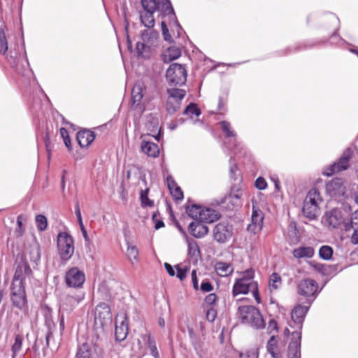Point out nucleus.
Wrapping results in <instances>:
<instances>
[{
  "label": "nucleus",
  "mask_w": 358,
  "mask_h": 358,
  "mask_svg": "<svg viewBox=\"0 0 358 358\" xmlns=\"http://www.w3.org/2000/svg\"><path fill=\"white\" fill-rule=\"evenodd\" d=\"M141 4L143 9L140 12V20L148 29H152L155 25L153 13L156 10L160 11L164 16L168 17L169 20L173 21L178 29H182L176 20V13L170 0H141Z\"/></svg>",
  "instance_id": "nucleus-1"
},
{
  "label": "nucleus",
  "mask_w": 358,
  "mask_h": 358,
  "mask_svg": "<svg viewBox=\"0 0 358 358\" xmlns=\"http://www.w3.org/2000/svg\"><path fill=\"white\" fill-rule=\"evenodd\" d=\"M238 317L241 322L255 329H262L265 322L259 309L253 306H242L238 309Z\"/></svg>",
  "instance_id": "nucleus-2"
},
{
  "label": "nucleus",
  "mask_w": 358,
  "mask_h": 358,
  "mask_svg": "<svg viewBox=\"0 0 358 358\" xmlns=\"http://www.w3.org/2000/svg\"><path fill=\"white\" fill-rule=\"evenodd\" d=\"M320 201H321V197L319 191L317 189H311L305 198L302 208L303 215L310 220L316 219Z\"/></svg>",
  "instance_id": "nucleus-3"
},
{
  "label": "nucleus",
  "mask_w": 358,
  "mask_h": 358,
  "mask_svg": "<svg viewBox=\"0 0 358 358\" xmlns=\"http://www.w3.org/2000/svg\"><path fill=\"white\" fill-rule=\"evenodd\" d=\"M159 33L155 29H147L141 32V42L136 44V50L139 55L145 56L152 48L157 46L159 41Z\"/></svg>",
  "instance_id": "nucleus-4"
},
{
  "label": "nucleus",
  "mask_w": 358,
  "mask_h": 358,
  "mask_svg": "<svg viewBox=\"0 0 358 358\" xmlns=\"http://www.w3.org/2000/svg\"><path fill=\"white\" fill-rule=\"evenodd\" d=\"M57 250L59 257L68 261L74 252V241L71 236L66 232H60L57 235Z\"/></svg>",
  "instance_id": "nucleus-5"
},
{
  "label": "nucleus",
  "mask_w": 358,
  "mask_h": 358,
  "mask_svg": "<svg viewBox=\"0 0 358 358\" xmlns=\"http://www.w3.org/2000/svg\"><path fill=\"white\" fill-rule=\"evenodd\" d=\"M166 78L170 85H182L187 80V71L182 65L173 63L167 69Z\"/></svg>",
  "instance_id": "nucleus-6"
},
{
  "label": "nucleus",
  "mask_w": 358,
  "mask_h": 358,
  "mask_svg": "<svg viewBox=\"0 0 358 358\" xmlns=\"http://www.w3.org/2000/svg\"><path fill=\"white\" fill-rule=\"evenodd\" d=\"M249 292L252 294L257 303H261L257 282H250L241 278L236 279L233 286V296H236L238 294H246Z\"/></svg>",
  "instance_id": "nucleus-7"
},
{
  "label": "nucleus",
  "mask_w": 358,
  "mask_h": 358,
  "mask_svg": "<svg viewBox=\"0 0 358 358\" xmlns=\"http://www.w3.org/2000/svg\"><path fill=\"white\" fill-rule=\"evenodd\" d=\"M233 230V225L228 220H222L215 225L213 229V238L218 243H226L232 237Z\"/></svg>",
  "instance_id": "nucleus-8"
},
{
  "label": "nucleus",
  "mask_w": 358,
  "mask_h": 358,
  "mask_svg": "<svg viewBox=\"0 0 358 358\" xmlns=\"http://www.w3.org/2000/svg\"><path fill=\"white\" fill-rule=\"evenodd\" d=\"M32 275L33 273L28 262L21 258L20 261L17 262L12 284L24 285L27 280H31Z\"/></svg>",
  "instance_id": "nucleus-9"
},
{
  "label": "nucleus",
  "mask_w": 358,
  "mask_h": 358,
  "mask_svg": "<svg viewBox=\"0 0 358 358\" xmlns=\"http://www.w3.org/2000/svg\"><path fill=\"white\" fill-rule=\"evenodd\" d=\"M85 294L78 292L74 294H67L60 299L59 313H70L84 299Z\"/></svg>",
  "instance_id": "nucleus-10"
},
{
  "label": "nucleus",
  "mask_w": 358,
  "mask_h": 358,
  "mask_svg": "<svg viewBox=\"0 0 358 358\" xmlns=\"http://www.w3.org/2000/svg\"><path fill=\"white\" fill-rule=\"evenodd\" d=\"M251 201L252 207L251 223L248 224L247 229L248 231L256 234L262 229L264 216L262 211L259 209L256 199L252 198Z\"/></svg>",
  "instance_id": "nucleus-11"
},
{
  "label": "nucleus",
  "mask_w": 358,
  "mask_h": 358,
  "mask_svg": "<svg viewBox=\"0 0 358 358\" xmlns=\"http://www.w3.org/2000/svg\"><path fill=\"white\" fill-rule=\"evenodd\" d=\"M145 87L142 83H136L133 87L131 92V106L132 110L141 114L145 110V106L142 103V99L144 95Z\"/></svg>",
  "instance_id": "nucleus-12"
},
{
  "label": "nucleus",
  "mask_w": 358,
  "mask_h": 358,
  "mask_svg": "<svg viewBox=\"0 0 358 358\" xmlns=\"http://www.w3.org/2000/svg\"><path fill=\"white\" fill-rule=\"evenodd\" d=\"M10 299L14 307L22 310L27 305L24 285L11 284Z\"/></svg>",
  "instance_id": "nucleus-13"
},
{
  "label": "nucleus",
  "mask_w": 358,
  "mask_h": 358,
  "mask_svg": "<svg viewBox=\"0 0 358 358\" xmlns=\"http://www.w3.org/2000/svg\"><path fill=\"white\" fill-rule=\"evenodd\" d=\"M351 157L350 150H346L337 162L329 165L323 171V174L331 176L336 172L345 170L349 166V161Z\"/></svg>",
  "instance_id": "nucleus-14"
},
{
  "label": "nucleus",
  "mask_w": 358,
  "mask_h": 358,
  "mask_svg": "<svg viewBox=\"0 0 358 358\" xmlns=\"http://www.w3.org/2000/svg\"><path fill=\"white\" fill-rule=\"evenodd\" d=\"M85 280V275L83 271L77 267L70 268L66 273L65 281L69 287H80Z\"/></svg>",
  "instance_id": "nucleus-15"
},
{
  "label": "nucleus",
  "mask_w": 358,
  "mask_h": 358,
  "mask_svg": "<svg viewBox=\"0 0 358 358\" xmlns=\"http://www.w3.org/2000/svg\"><path fill=\"white\" fill-rule=\"evenodd\" d=\"M313 299H308L306 300L307 306H302L301 304L296 305L292 311V320L294 324L297 326L299 329L302 327V324L304 321V318L309 310L310 306L313 303Z\"/></svg>",
  "instance_id": "nucleus-16"
},
{
  "label": "nucleus",
  "mask_w": 358,
  "mask_h": 358,
  "mask_svg": "<svg viewBox=\"0 0 358 358\" xmlns=\"http://www.w3.org/2000/svg\"><path fill=\"white\" fill-rule=\"evenodd\" d=\"M298 293L305 297L313 296L317 292L318 285L315 280L307 278L302 280L298 284Z\"/></svg>",
  "instance_id": "nucleus-17"
},
{
  "label": "nucleus",
  "mask_w": 358,
  "mask_h": 358,
  "mask_svg": "<svg viewBox=\"0 0 358 358\" xmlns=\"http://www.w3.org/2000/svg\"><path fill=\"white\" fill-rule=\"evenodd\" d=\"M301 332L296 331L292 334V341L288 347V357L289 358H300L301 352Z\"/></svg>",
  "instance_id": "nucleus-18"
},
{
  "label": "nucleus",
  "mask_w": 358,
  "mask_h": 358,
  "mask_svg": "<svg viewBox=\"0 0 358 358\" xmlns=\"http://www.w3.org/2000/svg\"><path fill=\"white\" fill-rule=\"evenodd\" d=\"M326 189L331 197L343 196L345 192V187L341 178H334L327 184Z\"/></svg>",
  "instance_id": "nucleus-19"
},
{
  "label": "nucleus",
  "mask_w": 358,
  "mask_h": 358,
  "mask_svg": "<svg viewBox=\"0 0 358 358\" xmlns=\"http://www.w3.org/2000/svg\"><path fill=\"white\" fill-rule=\"evenodd\" d=\"M220 125L221 129H222V132L224 134L226 138H233L231 141V143L234 145L232 152L235 155L237 154L238 152L239 144L236 138V133L232 129L230 122H229L227 121H222L220 122Z\"/></svg>",
  "instance_id": "nucleus-20"
},
{
  "label": "nucleus",
  "mask_w": 358,
  "mask_h": 358,
  "mask_svg": "<svg viewBox=\"0 0 358 358\" xmlns=\"http://www.w3.org/2000/svg\"><path fill=\"white\" fill-rule=\"evenodd\" d=\"M323 220L327 224L333 228L338 227L343 221L341 211L336 209L326 213Z\"/></svg>",
  "instance_id": "nucleus-21"
},
{
  "label": "nucleus",
  "mask_w": 358,
  "mask_h": 358,
  "mask_svg": "<svg viewBox=\"0 0 358 358\" xmlns=\"http://www.w3.org/2000/svg\"><path fill=\"white\" fill-rule=\"evenodd\" d=\"M220 217V213L217 210L210 208L203 207L199 222L211 223L217 220Z\"/></svg>",
  "instance_id": "nucleus-22"
},
{
  "label": "nucleus",
  "mask_w": 358,
  "mask_h": 358,
  "mask_svg": "<svg viewBox=\"0 0 358 358\" xmlns=\"http://www.w3.org/2000/svg\"><path fill=\"white\" fill-rule=\"evenodd\" d=\"M95 138V134L90 130H83L78 132L77 141L82 148H86L90 145Z\"/></svg>",
  "instance_id": "nucleus-23"
},
{
  "label": "nucleus",
  "mask_w": 358,
  "mask_h": 358,
  "mask_svg": "<svg viewBox=\"0 0 358 358\" xmlns=\"http://www.w3.org/2000/svg\"><path fill=\"white\" fill-rule=\"evenodd\" d=\"M189 230L191 234L198 238L205 236L208 233V227L199 222H191L189 225Z\"/></svg>",
  "instance_id": "nucleus-24"
},
{
  "label": "nucleus",
  "mask_w": 358,
  "mask_h": 358,
  "mask_svg": "<svg viewBox=\"0 0 358 358\" xmlns=\"http://www.w3.org/2000/svg\"><path fill=\"white\" fill-rule=\"evenodd\" d=\"M141 150L148 157H157L159 154V149L157 144L143 139L141 142Z\"/></svg>",
  "instance_id": "nucleus-25"
},
{
  "label": "nucleus",
  "mask_w": 358,
  "mask_h": 358,
  "mask_svg": "<svg viewBox=\"0 0 358 358\" xmlns=\"http://www.w3.org/2000/svg\"><path fill=\"white\" fill-rule=\"evenodd\" d=\"M166 182L168 188L174 199L182 200L183 199V192L171 176L166 177Z\"/></svg>",
  "instance_id": "nucleus-26"
},
{
  "label": "nucleus",
  "mask_w": 358,
  "mask_h": 358,
  "mask_svg": "<svg viewBox=\"0 0 358 358\" xmlns=\"http://www.w3.org/2000/svg\"><path fill=\"white\" fill-rule=\"evenodd\" d=\"M314 253V249L310 246L299 247L292 251V255L296 259L311 258Z\"/></svg>",
  "instance_id": "nucleus-27"
},
{
  "label": "nucleus",
  "mask_w": 358,
  "mask_h": 358,
  "mask_svg": "<svg viewBox=\"0 0 358 358\" xmlns=\"http://www.w3.org/2000/svg\"><path fill=\"white\" fill-rule=\"evenodd\" d=\"M181 55L180 48L172 46L166 50L162 55V59L165 63L171 62L178 59Z\"/></svg>",
  "instance_id": "nucleus-28"
},
{
  "label": "nucleus",
  "mask_w": 358,
  "mask_h": 358,
  "mask_svg": "<svg viewBox=\"0 0 358 358\" xmlns=\"http://www.w3.org/2000/svg\"><path fill=\"white\" fill-rule=\"evenodd\" d=\"M215 269L217 275L221 277L228 276L234 271V268L230 264L222 262L216 263Z\"/></svg>",
  "instance_id": "nucleus-29"
},
{
  "label": "nucleus",
  "mask_w": 358,
  "mask_h": 358,
  "mask_svg": "<svg viewBox=\"0 0 358 358\" xmlns=\"http://www.w3.org/2000/svg\"><path fill=\"white\" fill-rule=\"evenodd\" d=\"M128 334V324L127 319L125 318L121 322L120 325L116 324L115 327V338L117 341H122L124 340Z\"/></svg>",
  "instance_id": "nucleus-30"
},
{
  "label": "nucleus",
  "mask_w": 358,
  "mask_h": 358,
  "mask_svg": "<svg viewBox=\"0 0 358 358\" xmlns=\"http://www.w3.org/2000/svg\"><path fill=\"white\" fill-rule=\"evenodd\" d=\"M167 94L169 95V99L181 103L182 100L186 95V91L178 88H170L167 89Z\"/></svg>",
  "instance_id": "nucleus-31"
},
{
  "label": "nucleus",
  "mask_w": 358,
  "mask_h": 358,
  "mask_svg": "<svg viewBox=\"0 0 358 358\" xmlns=\"http://www.w3.org/2000/svg\"><path fill=\"white\" fill-rule=\"evenodd\" d=\"M187 243L188 246V255L191 258L196 260L200 256V250L197 243L192 238H187Z\"/></svg>",
  "instance_id": "nucleus-32"
},
{
  "label": "nucleus",
  "mask_w": 358,
  "mask_h": 358,
  "mask_svg": "<svg viewBox=\"0 0 358 358\" xmlns=\"http://www.w3.org/2000/svg\"><path fill=\"white\" fill-rule=\"evenodd\" d=\"M127 257L131 264L138 262V250L131 244L127 243Z\"/></svg>",
  "instance_id": "nucleus-33"
},
{
  "label": "nucleus",
  "mask_w": 358,
  "mask_h": 358,
  "mask_svg": "<svg viewBox=\"0 0 358 358\" xmlns=\"http://www.w3.org/2000/svg\"><path fill=\"white\" fill-rule=\"evenodd\" d=\"M203 206L199 205L193 204L186 207L187 214L195 220H199L201 214Z\"/></svg>",
  "instance_id": "nucleus-34"
},
{
  "label": "nucleus",
  "mask_w": 358,
  "mask_h": 358,
  "mask_svg": "<svg viewBox=\"0 0 358 358\" xmlns=\"http://www.w3.org/2000/svg\"><path fill=\"white\" fill-rule=\"evenodd\" d=\"M102 315L103 318L110 317V309L106 303H101L96 306L95 310L96 317H101Z\"/></svg>",
  "instance_id": "nucleus-35"
},
{
  "label": "nucleus",
  "mask_w": 358,
  "mask_h": 358,
  "mask_svg": "<svg viewBox=\"0 0 358 358\" xmlns=\"http://www.w3.org/2000/svg\"><path fill=\"white\" fill-rule=\"evenodd\" d=\"M282 285L281 277L277 273H273L269 278L268 286L271 292L276 291Z\"/></svg>",
  "instance_id": "nucleus-36"
},
{
  "label": "nucleus",
  "mask_w": 358,
  "mask_h": 358,
  "mask_svg": "<svg viewBox=\"0 0 358 358\" xmlns=\"http://www.w3.org/2000/svg\"><path fill=\"white\" fill-rule=\"evenodd\" d=\"M277 339L275 336H271L268 341L267 342V351L271 355L273 358H280V354L276 352L275 350L277 348Z\"/></svg>",
  "instance_id": "nucleus-37"
},
{
  "label": "nucleus",
  "mask_w": 358,
  "mask_h": 358,
  "mask_svg": "<svg viewBox=\"0 0 358 358\" xmlns=\"http://www.w3.org/2000/svg\"><path fill=\"white\" fill-rule=\"evenodd\" d=\"M22 342L23 337L20 334L15 335L14 343L11 346L12 358H15L16 356L21 351L22 347Z\"/></svg>",
  "instance_id": "nucleus-38"
},
{
  "label": "nucleus",
  "mask_w": 358,
  "mask_h": 358,
  "mask_svg": "<svg viewBox=\"0 0 358 358\" xmlns=\"http://www.w3.org/2000/svg\"><path fill=\"white\" fill-rule=\"evenodd\" d=\"M76 358H92V351L90 345L85 343L79 347L76 353Z\"/></svg>",
  "instance_id": "nucleus-39"
},
{
  "label": "nucleus",
  "mask_w": 358,
  "mask_h": 358,
  "mask_svg": "<svg viewBox=\"0 0 358 358\" xmlns=\"http://www.w3.org/2000/svg\"><path fill=\"white\" fill-rule=\"evenodd\" d=\"M181 107V103L174 101L171 100L170 99H167L166 104V110L167 113L170 115H173L175 113H176L178 110H180Z\"/></svg>",
  "instance_id": "nucleus-40"
},
{
  "label": "nucleus",
  "mask_w": 358,
  "mask_h": 358,
  "mask_svg": "<svg viewBox=\"0 0 358 358\" xmlns=\"http://www.w3.org/2000/svg\"><path fill=\"white\" fill-rule=\"evenodd\" d=\"M320 257L324 260H329L333 255V249L329 245H323L319 250Z\"/></svg>",
  "instance_id": "nucleus-41"
},
{
  "label": "nucleus",
  "mask_w": 358,
  "mask_h": 358,
  "mask_svg": "<svg viewBox=\"0 0 358 358\" xmlns=\"http://www.w3.org/2000/svg\"><path fill=\"white\" fill-rule=\"evenodd\" d=\"M8 50V43L4 31V27H0V53L5 54Z\"/></svg>",
  "instance_id": "nucleus-42"
},
{
  "label": "nucleus",
  "mask_w": 358,
  "mask_h": 358,
  "mask_svg": "<svg viewBox=\"0 0 358 358\" xmlns=\"http://www.w3.org/2000/svg\"><path fill=\"white\" fill-rule=\"evenodd\" d=\"M147 345H148V348H149L152 357L155 358H159V354L157 350L155 341L150 336H148V341H147Z\"/></svg>",
  "instance_id": "nucleus-43"
},
{
  "label": "nucleus",
  "mask_w": 358,
  "mask_h": 358,
  "mask_svg": "<svg viewBox=\"0 0 358 358\" xmlns=\"http://www.w3.org/2000/svg\"><path fill=\"white\" fill-rule=\"evenodd\" d=\"M187 330L191 343L193 345L194 350L198 352L201 349V345L198 341L196 334L192 327H188Z\"/></svg>",
  "instance_id": "nucleus-44"
},
{
  "label": "nucleus",
  "mask_w": 358,
  "mask_h": 358,
  "mask_svg": "<svg viewBox=\"0 0 358 358\" xmlns=\"http://www.w3.org/2000/svg\"><path fill=\"white\" fill-rule=\"evenodd\" d=\"M142 207H151L154 205L152 200L148 198V189L141 190L140 194Z\"/></svg>",
  "instance_id": "nucleus-45"
},
{
  "label": "nucleus",
  "mask_w": 358,
  "mask_h": 358,
  "mask_svg": "<svg viewBox=\"0 0 358 358\" xmlns=\"http://www.w3.org/2000/svg\"><path fill=\"white\" fill-rule=\"evenodd\" d=\"M346 231L358 229V210H355L351 216L350 222L345 225Z\"/></svg>",
  "instance_id": "nucleus-46"
},
{
  "label": "nucleus",
  "mask_w": 358,
  "mask_h": 358,
  "mask_svg": "<svg viewBox=\"0 0 358 358\" xmlns=\"http://www.w3.org/2000/svg\"><path fill=\"white\" fill-rule=\"evenodd\" d=\"M36 223L39 231H43L47 229L48 220L43 215H38L36 217Z\"/></svg>",
  "instance_id": "nucleus-47"
},
{
  "label": "nucleus",
  "mask_w": 358,
  "mask_h": 358,
  "mask_svg": "<svg viewBox=\"0 0 358 358\" xmlns=\"http://www.w3.org/2000/svg\"><path fill=\"white\" fill-rule=\"evenodd\" d=\"M183 113L187 115H195L198 117L201 115V110L197 108L195 103H191L186 107Z\"/></svg>",
  "instance_id": "nucleus-48"
},
{
  "label": "nucleus",
  "mask_w": 358,
  "mask_h": 358,
  "mask_svg": "<svg viewBox=\"0 0 358 358\" xmlns=\"http://www.w3.org/2000/svg\"><path fill=\"white\" fill-rule=\"evenodd\" d=\"M176 268L177 270V278H178L180 280H183L186 278L187 273L189 271L188 267L186 266H181L178 264L176 266Z\"/></svg>",
  "instance_id": "nucleus-49"
},
{
  "label": "nucleus",
  "mask_w": 358,
  "mask_h": 358,
  "mask_svg": "<svg viewBox=\"0 0 358 358\" xmlns=\"http://www.w3.org/2000/svg\"><path fill=\"white\" fill-rule=\"evenodd\" d=\"M255 275V271L252 269H248L242 273L241 279H244V280L250 282H256L253 280Z\"/></svg>",
  "instance_id": "nucleus-50"
},
{
  "label": "nucleus",
  "mask_w": 358,
  "mask_h": 358,
  "mask_svg": "<svg viewBox=\"0 0 358 358\" xmlns=\"http://www.w3.org/2000/svg\"><path fill=\"white\" fill-rule=\"evenodd\" d=\"M162 32L164 37V39L168 42H172V37L169 33V29L165 23V22H162Z\"/></svg>",
  "instance_id": "nucleus-51"
},
{
  "label": "nucleus",
  "mask_w": 358,
  "mask_h": 358,
  "mask_svg": "<svg viewBox=\"0 0 358 358\" xmlns=\"http://www.w3.org/2000/svg\"><path fill=\"white\" fill-rule=\"evenodd\" d=\"M17 227L16 228L15 233L17 236H21L24 231V229L23 228L22 216V215H19L17 217Z\"/></svg>",
  "instance_id": "nucleus-52"
},
{
  "label": "nucleus",
  "mask_w": 358,
  "mask_h": 358,
  "mask_svg": "<svg viewBox=\"0 0 358 358\" xmlns=\"http://www.w3.org/2000/svg\"><path fill=\"white\" fill-rule=\"evenodd\" d=\"M255 187L259 190H264L267 187V182L263 177H258L255 180Z\"/></svg>",
  "instance_id": "nucleus-53"
},
{
  "label": "nucleus",
  "mask_w": 358,
  "mask_h": 358,
  "mask_svg": "<svg viewBox=\"0 0 358 358\" xmlns=\"http://www.w3.org/2000/svg\"><path fill=\"white\" fill-rule=\"evenodd\" d=\"M217 317V311L213 308H210L206 311V319L209 322H213Z\"/></svg>",
  "instance_id": "nucleus-54"
},
{
  "label": "nucleus",
  "mask_w": 358,
  "mask_h": 358,
  "mask_svg": "<svg viewBox=\"0 0 358 358\" xmlns=\"http://www.w3.org/2000/svg\"><path fill=\"white\" fill-rule=\"evenodd\" d=\"M31 254V261L34 262H36L40 259L41 255L39 252L38 248H33L30 252Z\"/></svg>",
  "instance_id": "nucleus-55"
},
{
  "label": "nucleus",
  "mask_w": 358,
  "mask_h": 358,
  "mask_svg": "<svg viewBox=\"0 0 358 358\" xmlns=\"http://www.w3.org/2000/svg\"><path fill=\"white\" fill-rule=\"evenodd\" d=\"M241 196V191L239 189H238L236 192H231L230 193V194L229 195V196L227 198V200L234 199V200H236L235 204H238V203L239 201H240Z\"/></svg>",
  "instance_id": "nucleus-56"
},
{
  "label": "nucleus",
  "mask_w": 358,
  "mask_h": 358,
  "mask_svg": "<svg viewBox=\"0 0 358 358\" xmlns=\"http://www.w3.org/2000/svg\"><path fill=\"white\" fill-rule=\"evenodd\" d=\"M201 289L203 292H209L213 289V286L208 280H203L201 285Z\"/></svg>",
  "instance_id": "nucleus-57"
},
{
  "label": "nucleus",
  "mask_w": 358,
  "mask_h": 358,
  "mask_svg": "<svg viewBox=\"0 0 358 358\" xmlns=\"http://www.w3.org/2000/svg\"><path fill=\"white\" fill-rule=\"evenodd\" d=\"M217 300V296L215 294L211 293L209 294L205 298V303L208 305H214Z\"/></svg>",
  "instance_id": "nucleus-58"
},
{
  "label": "nucleus",
  "mask_w": 358,
  "mask_h": 358,
  "mask_svg": "<svg viewBox=\"0 0 358 358\" xmlns=\"http://www.w3.org/2000/svg\"><path fill=\"white\" fill-rule=\"evenodd\" d=\"M240 358H258V356L256 351L252 350L241 352L240 354Z\"/></svg>",
  "instance_id": "nucleus-59"
},
{
  "label": "nucleus",
  "mask_w": 358,
  "mask_h": 358,
  "mask_svg": "<svg viewBox=\"0 0 358 358\" xmlns=\"http://www.w3.org/2000/svg\"><path fill=\"white\" fill-rule=\"evenodd\" d=\"M191 275H192V281L193 287L195 290H198L199 289V282H198V279L196 277V270H193L192 271Z\"/></svg>",
  "instance_id": "nucleus-60"
},
{
  "label": "nucleus",
  "mask_w": 358,
  "mask_h": 358,
  "mask_svg": "<svg viewBox=\"0 0 358 358\" xmlns=\"http://www.w3.org/2000/svg\"><path fill=\"white\" fill-rule=\"evenodd\" d=\"M267 329L269 333H272L273 331H278V324L275 320H270L268 324Z\"/></svg>",
  "instance_id": "nucleus-61"
},
{
  "label": "nucleus",
  "mask_w": 358,
  "mask_h": 358,
  "mask_svg": "<svg viewBox=\"0 0 358 358\" xmlns=\"http://www.w3.org/2000/svg\"><path fill=\"white\" fill-rule=\"evenodd\" d=\"M233 159L232 157H231L230 159V168H229V171H230V173L231 175V177H233L234 175H236V173L238 170V168H237V166L235 163H234L233 162Z\"/></svg>",
  "instance_id": "nucleus-62"
},
{
  "label": "nucleus",
  "mask_w": 358,
  "mask_h": 358,
  "mask_svg": "<svg viewBox=\"0 0 358 358\" xmlns=\"http://www.w3.org/2000/svg\"><path fill=\"white\" fill-rule=\"evenodd\" d=\"M75 213H76V215L77 217L79 225H82V224L83 222V220H82L80 210L79 206L78 204L75 207Z\"/></svg>",
  "instance_id": "nucleus-63"
},
{
  "label": "nucleus",
  "mask_w": 358,
  "mask_h": 358,
  "mask_svg": "<svg viewBox=\"0 0 358 358\" xmlns=\"http://www.w3.org/2000/svg\"><path fill=\"white\" fill-rule=\"evenodd\" d=\"M353 234L351 236V242L353 244H358V229H353Z\"/></svg>",
  "instance_id": "nucleus-64"
}]
</instances>
